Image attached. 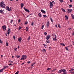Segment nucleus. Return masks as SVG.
I'll use <instances>...</instances> for the list:
<instances>
[{"instance_id": "f257e3e1", "label": "nucleus", "mask_w": 74, "mask_h": 74, "mask_svg": "<svg viewBox=\"0 0 74 74\" xmlns=\"http://www.w3.org/2000/svg\"><path fill=\"white\" fill-rule=\"evenodd\" d=\"M63 73L62 74H67L66 70L65 69H62L60 70L58 72V73Z\"/></svg>"}, {"instance_id": "f03ea898", "label": "nucleus", "mask_w": 74, "mask_h": 74, "mask_svg": "<svg viewBox=\"0 0 74 74\" xmlns=\"http://www.w3.org/2000/svg\"><path fill=\"white\" fill-rule=\"evenodd\" d=\"M5 4H4V2L3 1H2L1 2L0 4V6L1 7H2L3 8H5Z\"/></svg>"}, {"instance_id": "7ed1b4c3", "label": "nucleus", "mask_w": 74, "mask_h": 74, "mask_svg": "<svg viewBox=\"0 0 74 74\" xmlns=\"http://www.w3.org/2000/svg\"><path fill=\"white\" fill-rule=\"evenodd\" d=\"M27 58V56L25 55H23L22 56V57L20 60H25L26 59V58Z\"/></svg>"}, {"instance_id": "20e7f679", "label": "nucleus", "mask_w": 74, "mask_h": 74, "mask_svg": "<svg viewBox=\"0 0 74 74\" xmlns=\"http://www.w3.org/2000/svg\"><path fill=\"white\" fill-rule=\"evenodd\" d=\"M50 8H51L53 7V4L52 3V2H50L49 3Z\"/></svg>"}, {"instance_id": "39448f33", "label": "nucleus", "mask_w": 74, "mask_h": 74, "mask_svg": "<svg viewBox=\"0 0 74 74\" xmlns=\"http://www.w3.org/2000/svg\"><path fill=\"white\" fill-rule=\"evenodd\" d=\"M71 11H72V9H67V12L68 13H70V12H71Z\"/></svg>"}, {"instance_id": "423d86ee", "label": "nucleus", "mask_w": 74, "mask_h": 74, "mask_svg": "<svg viewBox=\"0 0 74 74\" xmlns=\"http://www.w3.org/2000/svg\"><path fill=\"white\" fill-rule=\"evenodd\" d=\"M7 32V34H8V35L10 34V33H11V30H10V29L8 28V29Z\"/></svg>"}, {"instance_id": "0eeeda50", "label": "nucleus", "mask_w": 74, "mask_h": 74, "mask_svg": "<svg viewBox=\"0 0 74 74\" xmlns=\"http://www.w3.org/2000/svg\"><path fill=\"white\" fill-rule=\"evenodd\" d=\"M2 29H3V30H6V26H5V25H4L2 26Z\"/></svg>"}, {"instance_id": "6e6552de", "label": "nucleus", "mask_w": 74, "mask_h": 74, "mask_svg": "<svg viewBox=\"0 0 74 74\" xmlns=\"http://www.w3.org/2000/svg\"><path fill=\"white\" fill-rule=\"evenodd\" d=\"M49 22L48 21H47V23L46 24V26L47 27H49Z\"/></svg>"}, {"instance_id": "1a4fd4ad", "label": "nucleus", "mask_w": 74, "mask_h": 74, "mask_svg": "<svg viewBox=\"0 0 74 74\" xmlns=\"http://www.w3.org/2000/svg\"><path fill=\"white\" fill-rule=\"evenodd\" d=\"M23 8L24 10H25V11H26V12H28V13H29V12H30V11H29V10L26 9L24 7Z\"/></svg>"}, {"instance_id": "9d476101", "label": "nucleus", "mask_w": 74, "mask_h": 74, "mask_svg": "<svg viewBox=\"0 0 74 74\" xmlns=\"http://www.w3.org/2000/svg\"><path fill=\"white\" fill-rule=\"evenodd\" d=\"M6 10H7L8 11H11V10H10V8L8 6H6V8H5Z\"/></svg>"}, {"instance_id": "9b49d317", "label": "nucleus", "mask_w": 74, "mask_h": 74, "mask_svg": "<svg viewBox=\"0 0 74 74\" xmlns=\"http://www.w3.org/2000/svg\"><path fill=\"white\" fill-rule=\"evenodd\" d=\"M18 40L19 42H21V41H22V38H21V37H20L18 38Z\"/></svg>"}, {"instance_id": "f8f14e48", "label": "nucleus", "mask_w": 74, "mask_h": 74, "mask_svg": "<svg viewBox=\"0 0 74 74\" xmlns=\"http://www.w3.org/2000/svg\"><path fill=\"white\" fill-rule=\"evenodd\" d=\"M50 38V35H48L46 37V39L48 40Z\"/></svg>"}, {"instance_id": "ddd939ff", "label": "nucleus", "mask_w": 74, "mask_h": 74, "mask_svg": "<svg viewBox=\"0 0 74 74\" xmlns=\"http://www.w3.org/2000/svg\"><path fill=\"white\" fill-rule=\"evenodd\" d=\"M40 11H41V12H42V13H43V14H45V11L44 10L42 9Z\"/></svg>"}, {"instance_id": "4468645a", "label": "nucleus", "mask_w": 74, "mask_h": 74, "mask_svg": "<svg viewBox=\"0 0 74 74\" xmlns=\"http://www.w3.org/2000/svg\"><path fill=\"white\" fill-rule=\"evenodd\" d=\"M61 10H62V11H63V12H66V11H65V10H64V9H63V8H61Z\"/></svg>"}, {"instance_id": "2eb2a0df", "label": "nucleus", "mask_w": 74, "mask_h": 74, "mask_svg": "<svg viewBox=\"0 0 74 74\" xmlns=\"http://www.w3.org/2000/svg\"><path fill=\"white\" fill-rule=\"evenodd\" d=\"M71 16H72V18L73 19H74V15L73 14H71Z\"/></svg>"}, {"instance_id": "dca6fc26", "label": "nucleus", "mask_w": 74, "mask_h": 74, "mask_svg": "<svg viewBox=\"0 0 74 74\" xmlns=\"http://www.w3.org/2000/svg\"><path fill=\"white\" fill-rule=\"evenodd\" d=\"M0 13L1 14H4V12L3 10H0Z\"/></svg>"}, {"instance_id": "f3484780", "label": "nucleus", "mask_w": 74, "mask_h": 74, "mask_svg": "<svg viewBox=\"0 0 74 74\" xmlns=\"http://www.w3.org/2000/svg\"><path fill=\"white\" fill-rule=\"evenodd\" d=\"M21 8H23V4L22 3H21Z\"/></svg>"}, {"instance_id": "a211bd4d", "label": "nucleus", "mask_w": 74, "mask_h": 74, "mask_svg": "<svg viewBox=\"0 0 74 74\" xmlns=\"http://www.w3.org/2000/svg\"><path fill=\"white\" fill-rule=\"evenodd\" d=\"M53 40H54V41H56V40H57L56 38H53Z\"/></svg>"}, {"instance_id": "6ab92c4d", "label": "nucleus", "mask_w": 74, "mask_h": 74, "mask_svg": "<svg viewBox=\"0 0 74 74\" xmlns=\"http://www.w3.org/2000/svg\"><path fill=\"white\" fill-rule=\"evenodd\" d=\"M60 45H62V46H65V45H64V44L63 43H60Z\"/></svg>"}, {"instance_id": "aec40b11", "label": "nucleus", "mask_w": 74, "mask_h": 74, "mask_svg": "<svg viewBox=\"0 0 74 74\" xmlns=\"http://www.w3.org/2000/svg\"><path fill=\"white\" fill-rule=\"evenodd\" d=\"M69 72H71V74H74V72H71V70H69Z\"/></svg>"}, {"instance_id": "412c9836", "label": "nucleus", "mask_w": 74, "mask_h": 74, "mask_svg": "<svg viewBox=\"0 0 74 74\" xmlns=\"http://www.w3.org/2000/svg\"><path fill=\"white\" fill-rule=\"evenodd\" d=\"M3 67H4V69H6V68H8V66H4Z\"/></svg>"}, {"instance_id": "4be33fe9", "label": "nucleus", "mask_w": 74, "mask_h": 74, "mask_svg": "<svg viewBox=\"0 0 74 74\" xmlns=\"http://www.w3.org/2000/svg\"><path fill=\"white\" fill-rule=\"evenodd\" d=\"M28 29H29V27H26V31H28V30H29Z\"/></svg>"}, {"instance_id": "5701e85b", "label": "nucleus", "mask_w": 74, "mask_h": 74, "mask_svg": "<svg viewBox=\"0 0 74 74\" xmlns=\"http://www.w3.org/2000/svg\"><path fill=\"white\" fill-rule=\"evenodd\" d=\"M22 27H21L20 26L18 27V31L20 30V29H21Z\"/></svg>"}, {"instance_id": "b1692460", "label": "nucleus", "mask_w": 74, "mask_h": 74, "mask_svg": "<svg viewBox=\"0 0 74 74\" xmlns=\"http://www.w3.org/2000/svg\"><path fill=\"white\" fill-rule=\"evenodd\" d=\"M65 18H66V20H67V19H68V16H67L66 15L65 16Z\"/></svg>"}, {"instance_id": "393cba45", "label": "nucleus", "mask_w": 74, "mask_h": 74, "mask_svg": "<svg viewBox=\"0 0 74 74\" xmlns=\"http://www.w3.org/2000/svg\"><path fill=\"white\" fill-rule=\"evenodd\" d=\"M30 37L29 36L28 38H27V40L28 41H29V40H30Z\"/></svg>"}, {"instance_id": "a878e982", "label": "nucleus", "mask_w": 74, "mask_h": 74, "mask_svg": "<svg viewBox=\"0 0 74 74\" xmlns=\"http://www.w3.org/2000/svg\"><path fill=\"white\" fill-rule=\"evenodd\" d=\"M14 20L11 19L10 21L11 24H12V23L13 22Z\"/></svg>"}, {"instance_id": "bb28decb", "label": "nucleus", "mask_w": 74, "mask_h": 74, "mask_svg": "<svg viewBox=\"0 0 74 74\" xmlns=\"http://www.w3.org/2000/svg\"><path fill=\"white\" fill-rule=\"evenodd\" d=\"M69 8H71L72 7V5H69Z\"/></svg>"}, {"instance_id": "cd10ccee", "label": "nucleus", "mask_w": 74, "mask_h": 74, "mask_svg": "<svg viewBox=\"0 0 74 74\" xmlns=\"http://www.w3.org/2000/svg\"><path fill=\"white\" fill-rule=\"evenodd\" d=\"M34 22L33 21H32L31 23V25L32 26H34Z\"/></svg>"}, {"instance_id": "c85d7f7f", "label": "nucleus", "mask_w": 74, "mask_h": 74, "mask_svg": "<svg viewBox=\"0 0 74 74\" xmlns=\"http://www.w3.org/2000/svg\"><path fill=\"white\" fill-rule=\"evenodd\" d=\"M46 42L48 44H49V42H49V40H46Z\"/></svg>"}, {"instance_id": "c756f323", "label": "nucleus", "mask_w": 74, "mask_h": 74, "mask_svg": "<svg viewBox=\"0 0 74 74\" xmlns=\"http://www.w3.org/2000/svg\"><path fill=\"white\" fill-rule=\"evenodd\" d=\"M38 15L39 16H40V17H41V14L40 13H39L38 14Z\"/></svg>"}, {"instance_id": "7c9ffc66", "label": "nucleus", "mask_w": 74, "mask_h": 74, "mask_svg": "<svg viewBox=\"0 0 74 74\" xmlns=\"http://www.w3.org/2000/svg\"><path fill=\"white\" fill-rule=\"evenodd\" d=\"M70 70H71L72 72H73V71H74V69L71 68V69Z\"/></svg>"}, {"instance_id": "2f4dec72", "label": "nucleus", "mask_w": 74, "mask_h": 74, "mask_svg": "<svg viewBox=\"0 0 74 74\" xmlns=\"http://www.w3.org/2000/svg\"><path fill=\"white\" fill-rule=\"evenodd\" d=\"M47 70H48V71H49V70H51V68H48L47 69Z\"/></svg>"}, {"instance_id": "473e14b6", "label": "nucleus", "mask_w": 74, "mask_h": 74, "mask_svg": "<svg viewBox=\"0 0 74 74\" xmlns=\"http://www.w3.org/2000/svg\"><path fill=\"white\" fill-rule=\"evenodd\" d=\"M68 48V47H65V48L66 51H69V49H68V48Z\"/></svg>"}, {"instance_id": "72a5a7b5", "label": "nucleus", "mask_w": 74, "mask_h": 74, "mask_svg": "<svg viewBox=\"0 0 74 74\" xmlns=\"http://www.w3.org/2000/svg\"><path fill=\"white\" fill-rule=\"evenodd\" d=\"M59 1L60 3H63V0H59Z\"/></svg>"}, {"instance_id": "f704fd0d", "label": "nucleus", "mask_w": 74, "mask_h": 74, "mask_svg": "<svg viewBox=\"0 0 74 74\" xmlns=\"http://www.w3.org/2000/svg\"><path fill=\"white\" fill-rule=\"evenodd\" d=\"M14 51H15V52H16V51H17V48H14Z\"/></svg>"}, {"instance_id": "c9c22d12", "label": "nucleus", "mask_w": 74, "mask_h": 74, "mask_svg": "<svg viewBox=\"0 0 74 74\" xmlns=\"http://www.w3.org/2000/svg\"><path fill=\"white\" fill-rule=\"evenodd\" d=\"M44 34H45V36H47V33L46 32H45L44 33Z\"/></svg>"}, {"instance_id": "e433bc0d", "label": "nucleus", "mask_w": 74, "mask_h": 74, "mask_svg": "<svg viewBox=\"0 0 74 74\" xmlns=\"http://www.w3.org/2000/svg\"><path fill=\"white\" fill-rule=\"evenodd\" d=\"M3 70L2 69H0V73H3Z\"/></svg>"}, {"instance_id": "4c0bfd02", "label": "nucleus", "mask_w": 74, "mask_h": 74, "mask_svg": "<svg viewBox=\"0 0 74 74\" xmlns=\"http://www.w3.org/2000/svg\"><path fill=\"white\" fill-rule=\"evenodd\" d=\"M9 62L11 63H13V61H9Z\"/></svg>"}, {"instance_id": "58836bf2", "label": "nucleus", "mask_w": 74, "mask_h": 74, "mask_svg": "<svg viewBox=\"0 0 74 74\" xmlns=\"http://www.w3.org/2000/svg\"><path fill=\"white\" fill-rule=\"evenodd\" d=\"M43 45L45 47V48H46L47 46H46V45L45 44H43Z\"/></svg>"}, {"instance_id": "ea45409f", "label": "nucleus", "mask_w": 74, "mask_h": 74, "mask_svg": "<svg viewBox=\"0 0 74 74\" xmlns=\"http://www.w3.org/2000/svg\"><path fill=\"white\" fill-rule=\"evenodd\" d=\"M6 47H8V42H7L6 43Z\"/></svg>"}, {"instance_id": "a19ab883", "label": "nucleus", "mask_w": 74, "mask_h": 74, "mask_svg": "<svg viewBox=\"0 0 74 74\" xmlns=\"http://www.w3.org/2000/svg\"><path fill=\"white\" fill-rule=\"evenodd\" d=\"M50 20L51 22H52V23L53 22V20H52V18H50Z\"/></svg>"}, {"instance_id": "79ce46f5", "label": "nucleus", "mask_w": 74, "mask_h": 74, "mask_svg": "<svg viewBox=\"0 0 74 74\" xmlns=\"http://www.w3.org/2000/svg\"><path fill=\"white\" fill-rule=\"evenodd\" d=\"M16 57L17 58H20V56H16Z\"/></svg>"}, {"instance_id": "37998d69", "label": "nucleus", "mask_w": 74, "mask_h": 74, "mask_svg": "<svg viewBox=\"0 0 74 74\" xmlns=\"http://www.w3.org/2000/svg\"><path fill=\"white\" fill-rule=\"evenodd\" d=\"M43 17H45V18H47V16L46 15H43Z\"/></svg>"}, {"instance_id": "c03bdc74", "label": "nucleus", "mask_w": 74, "mask_h": 74, "mask_svg": "<svg viewBox=\"0 0 74 74\" xmlns=\"http://www.w3.org/2000/svg\"><path fill=\"white\" fill-rule=\"evenodd\" d=\"M44 25H43L42 27L41 28V29H43V28H44Z\"/></svg>"}, {"instance_id": "a18cd8bd", "label": "nucleus", "mask_w": 74, "mask_h": 74, "mask_svg": "<svg viewBox=\"0 0 74 74\" xmlns=\"http://www.w3.org/2000/svg\"><path fill=\"white\" fill-rule=\"evenodd\" d=\"M58 27H59V28H60L61 27H60V24L58 25Z\"/></svg>"}, {"instance_id": "49530a36", "label": "nucleus", "mask_w": 74, "mask_h": 74, "mask_svg": "<svg viewBox=\"0 0 74 74\" xmlns=\"http://www.w3.org/2000/svg\"><path fill=\"white\" fill-rule=\"evenodd\" d=\"M52 3L53 4H55V2L53 1H52Z\"/></svg>"}, {"instance_id": "de8ad7c7", "label": "nucleus", "mask_w": 74, "mask_h": 74, "mask_svg": "<svg viewBox=\"0 0 74 74\" xmlns=\"http://www.w3.org/2000/svg\"><path fill=\"white\" fill-rule=\"evenodd\" d=\"M43 50L44 51V52H46V50H45V49H43Z\"/></svg>"}, {"instance_id": "09e8293b", "label": "nucleus", "mask_w": 74, "mask_h": 74, "mask_svg": "<svg viewBox=\"0 0 74 74\" xmlns=\"http://www.w3.org/2000/svg\"><path fill=\"white\" fill-rule=\"evenodd\" d=\"M54 69H53V70H51V73H52V72H53L54 71Z\"/></svg>"}, {"instance_id": "8fccbe9b", "label": "nucleus", "mask_w": 74, "mask_h": 74, "mask_svg": "<svg viewBox=\"0 0 74 74\" xmlns=\"http://www.w3.org/2000/svg\"><path fill=\"white\" fill-rule=\"evenodd\" d=\"M0 43L2 44V42L1 41V39H0Z\"/></svg>"}, {"instance_id": "3c124183", "label": "nucleus", "mask_w": 74, "mask_h": 74, "mask_svg": "<svg viewBox=\"0 0 74 74\" xmlns=\"http://www.w3.org/2000/svg\"><path fill=\"white\" fill-rule=\"evenodd\" d=\"M19 73V71H17L15 74H18Z\"/></svg>"}, {"instance_id": "603ef678", "label": "nucleus", "mask_w": 74, "mask_h": 74, "mask_svg": "<svg viewBox=\"0 0 74 74\" xmlns=\"http://www.w3.org/2000/svg\"><path fill=\"white\" fill-rule=\"evenodd\" d=\"M20 21H21V20H20V19H19L18 20V23H19V22H20Z\"/></svg>"}, {"instance_id": "864d4df0", "label": "nucleus", "mask_w": 74, "mask_h": 74, "mask_svg": "<svg viewBox=\"0 0 74 74\" xmlns=\"http://www.w3.org/2000/svg\"><path fill=\"white\" fill-rule=\"evenodd\" d=\"M74 31L72 33L73 36H74Z\"/></svg>"}, {"instance_id": "5fc2aeb1", "label": "nucleus", "mask_w": 74, "mask_h": 74, "mask_svg": "<svg viewBox=\"0 0 74 74\" xmlns=\"http://www.w3.org/2000/svg\"><path fill=\"white\" fill-rule=\"evenodd\" d=\"M27 63H28V64H29V63H30V61H29L27 62Z\"/></svg>"}, {"instance_id": "6e6d98bb", "label": "nucleus", "mask_w": 74, "mask_h": 74, "mask_svg": "<svg viewBox=\"0 0 74 74\" xmlns=\"http://www.w3.org/2000/svg\"><path fill=\"white\" fill-rule=\"evenodd\" d=\"M13 38L14 40H15V36H13Z\"/></svg>"}, {"instance_id": "4d7b16f0", "label": "nucleus", "mask_w": 74, "mask_h": 74, "mask_svg": "<svg viewBox=\"0 0 74 74\" xmlns=\"http://www.w3.org/2000/svg\"><path fill=\"white\" fill-rule=\"evenodd\" d=\"M31 64V66H32V67H33V64Z\"/></svg>"}, {"instance_id": "13d9d810", "label": "nucleus", "mask_w": 74, "mask_h": 74, "mask_svg": "<svg viewBox=\"0 0 74 74\" xmlns=\"http://www.w3.org/2000/svg\"><path fill=\"white\" fill-rule=\"evenodd\" d=\"M27 23V22H25V25H26Z\"/></svg>"}, {"instance_id": "bf43d9fd", "label": "nucleus", "mask_w": 74, "mask_h": 74, "mask_svg": "<svg viewBox=\"0 0 74 74\" xmlns=\"http://www.w3.org/2000/svg\"><path fill=\"white\" fill-rule=\"evenodd\" d=\"M8 65H9V66H11V65H12V64H11V63L9 64H8Z\"/></svg>"}, {"instance_id": "052dcab7", "label": "nucleus", "mask_w": 74, "mask_h": 74, "mask_svg": "<svg viewBox=\"0 0 74 74\" xmlns=\"http://www.w3.org/2000/svg\"><path fill=\"white\" fill-rule=\"evenodd\" d=\"M49 49L50 50V49H51V48L50 47H49Z\"/></svg>"}, {"instance_id": "680f3d73", "label": "nucleus", "mask_w": 74, "mask_h": 74, "mask_svg": "<svg viewBox=\"0 0 74 74\" xmlns=\"http://www.w3.org/2000/svg\"><path fill=\"white\" fill-rule=\"evenodd\" d=\"M56 27L58 28V26H57V25L56 24L55 25Z\"/></svg>"}, {"instance_id": "e2e57ef3", "label": "nucleus", "mask_w": 74, "mask_h": 74, "mask_svg": "<svg viewBox=\"0 0 74 74\" xmlns=\"http://www.w3.org/2000/svg\"><path fill=\"white\" fill-rule=\"evenodd\" d=\"M56 38V35H55V38Z\"/></svg>"}, {"instance_id": "0e129e2a", "label": "nucleus", "mask_w": 74, "mask_h": 74, "mask_svg": "<svg viewBox=\"0 0 74 74\" xmlns=\"http://www.w3.org/2000/svg\"><path fill=\"white\" fill-rule=\"evenodd\" d=\"M5 69H4V68L3 69H2V70L3 71Z\"/></svg>"}, {"instance_id": "69168bd1", "label": "nucleus", "mask_w": 74, "mask_h": 74, "mask_svg": "<svg viewBox=\"0 0 74 74\" xmlns=\"http://www.w3.org/2000/svg\"><path fill=\"white\" fill-rule=\"evenodd\" d=\"M35 63H36V62L33 63L32 64H33V65H34V64H35Z\"/></svg>"}, {"instance_id": "338daca9", "label": "nucleus", "mask_w": 74, "mask_h": 74, "mask_svg": "<svg viewBox=\"0 0 74 74\" xmlns=\"http://www.w3.org/2000/svg\"><path fill=\"white\" fill-rule=\"evenodd\" d=\"M69 30H71V28H69L68 29Z\"/></svg>"}, {"instance_id": "774afa93", "label": "nucleus", "mask_w": 74, "mask_h": 74, "mask_svg": "<svg viewBox=\"0 0 74 74\" xmlns=\"http://www.w3.org/2000/svg\"><path fill=\"white\" fill-rule=\"evenodd\" d=\"M69 1H70V2H72V0H69Z\"/></svg>"}]
</instances>
